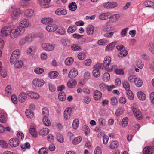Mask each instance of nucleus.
<instances>
[{
  "mask_svg": "<svg viewBox=\"0 0 154 154\" xmlns=\"http://www.w3.org/2000/svg\"><path fill=\"white\" fill-rule=\"evenodd\" d=\"M132 110L135 116L137 119L140 120L142 119V116L140 111L135 108H133Z\"/></svg>",
  "mask_w": 154,
  "mask_h": 154,
  "instance_id": "obj_9",
  "label": "nucleus"
},
{
  "mask_svg": "<svg viewBox=\"0 0 154 154\" xmlns=\"http://www.w3.org/2000/svg\"><path fill=\"white\" fill-rule=\"evenodd\" d=\"M57 140L60 143H63L64 141V138L62 135L57 133Z\"/></svg>",
  "mask_w": 154,
  "mask_h": 154,
  "instance_id": "obj_51",
  "label": "nucleus"
},
{
  "mask_svg": "<svg viewBox=\"0 0 154 154\" xmlns=\"http://www.w3.org/2000/svg\"><path fill=\"white\" fill-rule=\"evenodd\" d=\"M8 146V144L5 141L3 140H0V146L4 148H6Z\"/></svg>",
  "mask_w": 154,
  "mask_h": 154,
  "instance_id": "obj_53",
  "label": "nucleus"
},
{
  "mask_svg": "<svg viewBox=\"0 0 154 154\" xmlns=\"http://www.w3.org/2000/svg\"><path fill=\"white\" fill-rule=\"evenodd\" d=\"M5 94L7 95H10L12 93L11 87L10 85H8L5 89Z\"/></svg>",
  "mask_w": 154,
  "mask_h": 154,
  "instance_id": "obj_50",
  "label": "nucleus"
},
{
  "mask_svg": "<svg viewBox=\"0 0 154 154\" xmlns=\"http://www.w3.org/2000/svg\"><path fill=\"white\" fill-rule=\"evenodd\" d=\"M11 27H5L2 28L1 30V35L2 37L6 36L8 33H10Z\"/></svg>",
  "mask_w": 154,
  "mask_h": 154,
  "instance_id": "obj_6",
  "label": "nucleus"
},
{
  "mask_svg": "<svg viewBox=\"0 0 154 154\" xmlns=\"http://www.w3.org/2000/svg\"><path fill=\"white\" fill-rule=\"evenodd\" d=\"M45 83L44 80L41 78H36L33 81V84L38 87L42 86Z\"/></svg>",
  "mask_w": 154,
  "mask_h": 154,
  "instance_id": "obj_4",
  "label": "nucleus"
},
{
  "mask_svg": "<svg viewBox=\"0 0 154 154\" xmlns=\"http://www.w3.org/2000/svg\"><path fill=\"white\" fill-rule=\"evenodd\" d=\"M74 60L72 57H67L65 61V63L66 66H70L73 63Z\"/></svg>",
  "mask_w": 154,
  "mask_h": 154,
  "instance_id": "obj_31",
  "label": "nucleus"
},
{
  "mask_svg": "<svg viewBox=\"0 0 154 154\" xmlns=\"http://www.w3.org/2000/svg\"><path fill=\"white\" fill-rule=\"evenodd\" d=\"M128 98L130 100H133L134 98V96L132 91L130 90L127 91L126 93Z\"/></svg>",
  "mask_w": 154,
  "mask_h": 154,
  "instance_id": "obj_45",
  "label": "nucleus"
},
{
  "mask_svg": "<svg viewBox=\"0 0 154 154\" xmlns=\"http://www.w3.org/2000/svg\"><path fill=\"white\" fill-rule=\"evenodd\" d=\"M34 11L31 9L26 10L24 12V16L27 18H30L34 15Z\"/></svg>",
  "mask_w": 154,
  "mask_h": 154,
  "instance_id": "obj_8",
  "label": "nucleus"
},
{
  "mask_svg": "<svg viewBox=\"0 0 154 154\" xmlns=\"http://www.w3.org/2000/svg\"><path fill=\"white\" fill-rule=\"evenodd\" d=\"M68 7L69 9L72 11H74L77 8L76 4L75 2H72L71 3H69Z\"/></svg>",
  "mask_w": 154,
  "mask_h": 154,
  "instance_id": "obj_30",
  "label": "nucleus"
},
{
  "mask_svg": "<svg viewBox=\"0 0 154 154\" xmlns=\"http://www.w3.org/2000/svg\"><path fill=\"white\" fill-rule=\"evenodd\" d=\"M94 27L92 25H88L86 28V32L88 35H93Z\"/></svg>",
  "mask_w": 154,
  "mask_h": 154,
  "instance_id": "obj_16",
  "label": "nucleus"
},
{
  "mask_svg": "<svg viewBox=\"0 0 154 154\" xmlns=\"http://www.w3.org/2000/svg\"><path fill=\"white\" fill-rule=\"evenodd\" d=\"M27 95L35 99H38L39 98L40 96L39 94L34 92L31 91H28L27 92Z\"/></svg>",
  "mask_w": 154,
  "mask_h": 154,
  "instance_id": "obj_18",
  "label": "nucleus"
},
{
  "mask_svg": "<svg viewBox=\"0 0 154 154\" xmlns=\"http://www.w3.org/2000/svg\"><path fill=\"white\" fill-rule=\"evenodd\" d=\"M124 88L127 91L130 90V86L129 83L127 81H124L122 82Z\"/></svg>",
  "mask_w": 154,
  "mask_h": 154,
  "instance_id": "obj_39",
  "label": "nucleus"
},
{
  "mask_svg": "<svg viewBox=\"0 0 154 154\" xmlns=\"http://www.w3.org/2000/svg\"><path fill=\"white\" fill-rule=\"evenodd\" d=\"M154 146H147L144 148L143 150V154H152V149H154Z\"/></svg>",
  "mask_w": 154,
  "mask_h": 154,
  "instance_id": "obj_15",
  "label": "nucleus"
},
{
  "mask_svg": "<svg viewBox=\"0 0 154 154\" xmlns=\"http://www.w3.org/2000/svg\"><path fill=\"white\" fill-rule=\"evenodd\" d=\"M58 98L61 101H64L66 99L65 95L64 92H60L59 94Z\"/></svg>",
  "mask_w": 154,
  "mask_h": 154,
  "instance_id": "obj_43",
  "label": "nucleus"
},
{
  "mask_svg": "<svg viewBox=\"0 0 154 154\" xmlns=\"http://www.w3.org/2000/svg\"><path fill=\"white\" fill-rule=\"evenodd\" d=\"M39 154H48V151L45 148H42L39 150Z\"/></svg>",
  "mask_w": 154,
  "mask_h": 154,
  "instance_id": "obj_60",
  "label": "nucleus"
},
{
  "mask_svg": "<svg viewBox=\"0 0 154 154\" xmlns=\"http://www.w3.org/2000/svg\"><path fill=\"white\" fill-rule=\"evenodd\" d=\"M30 134L34 137L36 138L37 137V133L35 129H29Z\"/></svg>",
  "mask_w": 154,
  "mask_h": 154,
  "instance_id": "obj_57",
  "label": "nucleus"
},
{
  "mask_svg": "<svg viewBox=\"0 0 154 154\" xmlns=\"http://www.w3.org/2000/svg\"><path fill=\"white\" fill-rule=\"evenodd\" d=\"M120 18V16L118 14H116L112 15L109 18L110 21L111 22H113L118 20Z\"/></svg>",
  "mask_w": 154,
  "mask_h": 154,
  "instance_id": "obj_29",
  "label": "nucleus"
},
{
  "mask_svg": "<svg viewBox=\"0 0 154 154\" xmlns=\"http://www.w3.org/2000/svg\"><path fill=\"white\" fill-rule=\"evenodd\" d=\"M7 118L5 115L3 113H0V122L5 123L6 122Z\"/></svg>",
  "mask_w": 154,
  "mask_h": 154,
  "instance_id": "obj_40",
  "label": "nucleus"
},
{
  "mask_svg": "<svg viewBox=\"0 0 154 154\" xmlns=\"http://www.w3.org/2000/svg\"><path fill=\"white\" fill-rule=\"evenodd\" d=\"M98 122L100 125L101 126H105L106 124V120L103 118H100L98 119Z\"/></svg>",
  "mask_w": 154,
  "mask_h": 154,
  "instance_id": "obj_48",
  "label": "nucleus"
},
{
  "mask_svg": "<svg viewBox=\"0 0 154 154\" xmlns=\"http://www.w3.org/2000/svg\"><path fill=\"white\" fill-rule=\"evenodd\" d=\"M36 47L34 46H30L27 48V53L28 54L32 55H34L36 51Z\"/></svg>",
  "mask_w": 154,
  "mask_h": 154,
  "instance_id": "obj_13",
  "label": "nucleus"
},
{
  "mask_svg": "<svg viewBox=\"0 0 154 154\" xmlns=\"http://www.w3.org/2000/svg\"><path fill=\"white\" fill-rule=\"evenodd\" d=\"M57 29L58 30L57 32L58 33L61 35H63L65 34V30L64 28L61 26H59L58 27H57Z\"/></svg>",
  "mask_w": 154,
  "mask_h": 154,
  "instance_id": "obj_54",
  "label": "nucleus"
},
{
  "mask_svg": "<svg viewBox=\"0 0 154 154\" xmlns=\"http://www.w3.org/2000/svg\"><path fill=\"white\" fill-rule=\"evenodd\" d=\"M94 98L96 100H100L102 97V94L98 90L95 91L94 93Z\"/></svg>",
  "mask_w": 154,
  "mask_h": 154,
  "instance_id": "obj_19",
  "label": "nucleus"
},
{
  "mask_svg": "<svg viewBox=\"0 0 154 154\" xmlns=\"http://www.w3.org/2000/svg\"><path fill=\"white\" fill-rule=\"evenodd\" d=\"M71 48L74 51H81L82 50L81 47L78 44H74L72 45Z\"/></svg>",
  "mask_w": 154,
  "mask_h": 154,
  "instance_id": "obj_32",
  "label": "nucleus"
},
{
  "mask_svg": "<svg viewBox=\"0 0 154 154\" xmlns=\"http://www.w3.org/2000/svg\"><path fill=\"white\" fill-rule=\"evenodd\" d=\"M79 124V122L78 119H74L72 124V126L73 128L76 129L78 127Z\"/></svg>",
  "mask_w": 154,
  "mask_h": 154,
  "instance_id": "obj_52",
  "label": "nucleus"
},
{
  "mask_svg": "<svg viewBox=\"0 0 154 154\" xmlns=\"http://www.w3.org/2000/svg\"><path fill=\"white\" fill-rule=\"evenodd\" d=\"M20 14V11L19 9H16L14 10L11 14V17L14 19L18 18Z\"/></svg>",
  "mask_w": 154,
  "mask_h": 154,
  "instance_id": "obj_14",
  "label": "nucleus"
},
{
  "mask_svg": "<svg viewBox=\"0 0 154 154\" xmlns=\"http://www.w3.org/2000/svg\"><path fill=\"white\" fill-rule=\"evenodd\" d=\"M111 59L110 57L109 56L106 57L104 59L103 63V67H105L106 66L109 65L111 63Z\"/></svg>",
  "mask_w": 154,
  "mask_h": 154,
  "instance_id": "obj_27",
  "label": "nucleus"
},
{
  "mask_svg": "<svg viewBox=\"0 0 154 154\" xmlns=\"http://www.w3.org/2000/svg\"><path fill=\"white\" fill-rule=\"evenodd\" d=\"M27 42H30L33 41L34 38V36L32 35H29L28 36H25Z\"/></svg>",
  "mask_w": 154,
  "mask_h": 154,
  "instance_id": "obj_59",
  "label": "nucleus"
},
{
  "mask_svg": "<svg viewBox=\"0 0 154 154\" xmlns=\"http://www.w3.org/2000/svg\"><path fill=\"white\" fill-rule=\"evenodd\" d=\"M49 132V129L47 128H44L41 129L39 131V134L42 136H45L47 135Z\"/></svg>",
  "mask_w": 154,
  "mask_h": 154,
  "instance_id": "obj_23",
  "label": "nucleus"
},
{
  "mask_svg": "<svg viewBox=\"0 0 154 154\" xmlns=\"http://www.w3.org/2000/svg\"><path fill=\"white\" fill-rule=\"evenodd\" d=\"M72 113L71 109L67 108L66 109L64 112V116L65 119L68 120L69 119Z\"/></svg>",
  "mask_w": 154,
  "mask_h": 154,
  "instance_id": "obj_12",
  "label": "nucleus"
},
{
  "mask_svg": "<svg viewBox=\"0 0 154 154\" xmlns=\"http://www.w3.org/2000/svg\"><path fill=\"white\" fill-rule=\"evenodd\" d=\"M136 65L138 67L142 69L144 66V63L141 60H138L137 62Z\"/></svg>",
  "mask_w": 154,
  "mask_h": 154,
  "instance_id": "obj_62",
  "label": "nucleus"
},
{
  "mask_svg": "<svg viewBox=\"0 0 154 154\" xmlns=\"http://www.w3.org/2000/svg\"><path fill=\"white\" fill-rule=\"evenodd\" d=\"M109 13H104L100 14L99 17V19L101 20H106L107 19L109 16Z\"/></svg>",
  "mask_w": 154,
  "mask_h": 154,
  "instance_id": "obj_24",
  "label": "nucleus"
},
{
  "mask_svg": "<svg viewBox=\"0 0 154 154\" xmlns=\"http://www.w3.org/2000/svg\"><path fill=\"white\" fill-rule=\"evenodd\" d=\"M123 112V109L122 107H119L117 110L116 114L117 116H119Z\"/></svg>",
  "mask_w": 154,
  "mask_h": 154,
  "instance_id": "obj_63",
  "label": "nucleus"
},
{
  "mask_svg": "<svg viewBox=\"0 0 154 154\" xmlns=\"http://www.w3.org/2000/svg\"><path fill=\"white\" fill-rule=\"evenodd\" d=\"M78 59L80 60H83L86 57V55L83 52H80L78 55Z\"/></svg>",
  "mask_w": 154,
  "mask_h": 154,
  "instance_id": "obj_64",
  "label": "nucleus"
},
{
  "mask_svg": "<svg viewBox=\"0 0 154 154\" xmlns=\"http://www.w3.org/2000/svg\"><path fill=\"white\" fill-rule=\"evenodd\" d=\"M138 98L141 100H144L146 98V95L143 92L141 91L138 92L137 94Z\"/></svg>",
  "mask_w": 154,
  "mask_h": 154,
  "instance_id": "obj_26",
  "label": "nucleus"
},
{
  "mask_svg": "<svg viewBox=\"0 0 154 154\" xmlns=\"http://www.w3.org/2000/svg\"><path fill=\"white\" fill-rule=\"evenodd\" d=\"M58 75V72L56 71L51 72L48 74L49 77L51 79L57 77Z\"/></svg>",
  "mask_w": 154,
  "mask_h": 154,
  "instance_id": "obj_33",
  "label": "nucleus"
},
{
  "mask_svg": "<svg viewBox=\"0 0 154 154\" xmlns=\"http://www.w3.org/2000/svg\"><path fill=\"white\" fill-rule=\"evenodd\" d=\"M78 75V71L75 68L72 69L69 71L68 74V77L71 79L76 77Z\"/></svg>",
  "mask_w": 154,
  "mask_h": 154,
  "instance_id": "obj_10",
  "label": "nucleus"
},
{
  "mask_svg": "<svg viewBox=\"0 0 154 154\" xmlns=\"http://www.w3.org/2000/svg\"><path fill=\"white\" fill-rule=\"evenodd\" d=\"M137 77L135 75H131L128 77V81L131 83H134Z\"/></svg>",
  "mask_w": 154,
  "mask_h": 154,
  "instance_id": "obj_41",
  "label": "nucleus"
},
{
  "mask_svg": "<svg viewBox=\"0 0 154 154\" xmlns=\"http://www.w3.org/2000/svg\"><path fill=\"white\" fill-rule=\"evenodd\" d=\"M134 84L137 87H139L142 86L143 82L140 78L137 77L135 81Z\"/></svg>",
  "mask_w": 154,
  "mask_h": 154,
  "instance_id": "obj_36",
  "label": "nucleus"
},
{
  "mask_svg": "<svg viewBox=\"0 0 154 154\" xmlns=\"http://www.w3.org/2000/svg\"><path fill=\"white\" fill-rule=\"evenodd\" d=\"M34 71L35 72L36 74H40L44 72V70L42 68H37L35 69Z\"/></svg>",
  "mask_w": 154,
  "mask_h": 154,
  "instance_id": "obj_58",
  "label": "nucleus"
},
{
  "mask_svg": "<svg viewBox=\"0 0 154 154\" xmlns=\"http://www.w3.org/2000/svg\"><path fill=\"white\" fill-rule=\"evenodd\" d=\"M57 29V26L54 24H50L46 26L47 30L50 32H53L56 30Z\"/></svg>",
  "mask_w": 154,
  "mask_h": 154,
  "instance_id": "obj_17",
  "label": "nucleus"
},
{
  "mask_svg": "<svg viewBox=\"0 0 154 154\" xmlns=\"http://www.w3.org/2000/svg\"><path fill=\"white\" fill-rule=\"evenodd\" d=\"M27 99V96L26 94L21 93L19 96L18 100L19 102L23 103Z\"/></svg>",
  "mask_w": 154,
  "mask_h": 154,
  "instance_id": "obj_21",
  "label": "nucleus"
},
{
  "mask_svg": "<svg viewBox=\"0 0 154 154\" xmlns=\"http://www.w3.org/2000/svg\"><path fill=\"white\" fill-rule=\"evenodd\" d=\"M42 113L44 117H48L49 114V110L48 108H44L42 109Z\"/></svg>",
  "mask_w": 154,
  "mask_h": 154,
  "instance_id": "obj_49",
  "label": "nucleus"
},
{
  "mask_svg": "<svg viewBox=\"0 0 154 154\" xmlns=\"http://www.w3.org/2000/svg\"><path fill=\"white\" fill-rule=\"evenodd\" d=\"M53 20L50 18H44L42 19V23L44 24H47L52 23Z\"/></svg>",
  "mask_w": 154,
  "mask_h": 154,
  "instance_id": "obj_25",
  "label": "nucleus"
},
{
  "mask_svg": "<svg viewBox=\"0 0 154 154\" xmlns=\"http://www.w3.org/2000/svg\"><path fill=\"white\" fill-rule=\"evenodd\" d=\"M103 65L101 63H97L94 65L93 67V75L96 77H99L100 75V69L103 68Z\"/></svg>",
  "mask_w": 154,
  "mask_h": 154,
  "instance_id": "obj_2",
  "label": "nucleus"
},
{
  "mask_svg": "<svg viewBox=\"0 0 154 154\" xmlns=\"http://www.w3.org/2000/svg\"><path fill=\"white\" fill-rule=\"evenodd\" d=\"M19 58L16 57V56L11 54L10 59V62L11 64H14L16 62L17 60Z\"/></svg>",
  "mask_w": 154,
  "mask_h": 154,
  "instance_id": "obj_56",
  "label": "nucleus"
},
{
  "mask_svg": "<svg viewBox=\"0 0 154 154\" xmlns=\"http://www.w3.org/2000/svg\"><path fill=\"white\" fill-rule=\"evenodd\" d=\"M41 46L42 48L45 50L51 51L54 50L55 45L50 43H44L42 44Z\"/></svg>",
  "mask_w": 154,
  "mask_h": 154,
  "instance_id": "obj_3",
  "label": "nucleus"
},
{
  "mask_svg": "<svg viewBox=\"0 0 154 154\" xmlns=\"http://www.w3.org/2000/svg\"><path fill=\"white\" fill-rule=\"evenodd\" d=\"M127 54V51L126 50H124L118 54V56L120 57H123L126 56Z\"/></svg>",
  "mask_w": 154,
  "mask_h": 154,
  "instance_id": "obj_38",
  "label": "nucleus"
},
{
  "mask_svg": "<svg viewBox=\"0 0 154 154\" xmlns=\"http://www.w3.org/2000/svg\"><path fill=\"white\" fill-rule=\"evenodd\" d=\"M9 144L12 147H15L19 145V141L16 138L11 139L9 141Z\"/></svg>",
  "mask_w": 154,
  "mask_h": 154,
  "instance_id": "obj_5",
  "label": "nucleus"
},
{
  "mask_svg": "<svg viewBox=\"0 0 154 154\" xmlns=\"http://www.w3.org/2000/svg\"><path fill=\"white\" fill-rule=\"evenodd\" d=\"M43 122L44 125L46 126H49L51 124L50 121L48 117H43Z\"/></svg>",
  "mask_w": 154,
  "mask_h": 154,
  "instance_id": "obj_37",
  "label": "nucleus"
},
{
  "mask_svg": "<svg viewBox=\"0 0 154 154\" xmlns=\"http://www.w3.org/2000/svg\"><path fill=\"white\" fill-rule=\"evenodd\" d=\"M110 74L108 72L105 73L103 75V79L105 81H107L110 79Z\"/></svg>",
  "mask_w": 154,
  "mask_h": 154,
  "instance_id": "obj_55",
  "label": "nucleus"
},
{
  "mask_svg": "<svg viewBox=\"0 0 154 154\" xmlns=\"http://www.w3.org/2000/svg\"><path fill=\"white\" fill-rule=\"evenodd\" d=\"M76 29V26H70L68 28L67 32L69 33H72L75 32Z\"/></svg>",
  "mask_w": 154,
  "mask_h": 154,
  "instance_id": "obj_61",
  "label": "nucleus"
},
{
  "mask_svg": "<svg viewBox=\"0 0 154 154\" xmlns=\"http://www.w3.org/2000/svg\"><path fill=\"white\" fill-rule=\"evenodd\" d=\"M117 4L114 2H109L104 3L103 7L106 8H112L116 7Z\"/></svg>",
  "mask_w": 154,
  "mask_h": 154,
  "instance_id": "obj_7",
  "label": "nucleus"
},
{
  "mask_svg": "<svg viewBox=\"0 0 154 154\" xmlns=\"http://www.w3.org/2000/svg\"><path fill=\"white\" fill-rule=\"evenodd\" d=\"M76 84V82L74 79H72L68 82L67 85L69 88H71L75 87Z\"/></svg>",
  "mask_w": 154,
  "mask_h": 154,
  "instance_id": "obj_28",
  "label": "nucleus"
},
{
  "mask_svg": "<svg viewBox=\"0 0 154 154\" xmlns=\"http://www.w3.org/2000/svg\"><path fill=\"white\" fill-rule=\"evenodd\" d=\"M29 24V21L27 19H24L20 21L19 26L21 28L24 29L27 27Z\"/></svg>",
  "mask_w": 154,
  "mask_h": 154,
  "instance_id": "obj_11",
  "label": "nucleus"
},
{
  "mask_svg": "<svg viewBox=\"0 0 154 154\" xmlns=\"http://www.w3.org/2000/svg\"><path fill=\"white\" fill-rule=\"evenodd\" d=\"M25 113L26 116L29 118H32L33 116V113L30 109H27Z\"/></svg>",
  "mask_w": 154,
  "mask_h": 154,
  "instance_id": "obj_42",
  "label": "nucleus"
},
{
  "mask_svg": "<svg viewBox=\"0 0 154 154\" xmlns=\"http://www.w3.org/2000/svg\"><path fill=\"white\" fill-rule=\"evenodd\" d=\"M119 145V143L117 141L112 142L110 145V147L112 149L117 148Z\"/></svg>",
  "mask_w": 154,
  "mask_h": 154,
  "instance_id": "obj_35",
  "label": "nucleus"
},
{
  "mask_svg": "<svg viewBox=\"0 0 154 154\" xmlns=\"http://www.w3.org/2000/svg\"><path fill=\"white\" fill-rule=\"evenodd\" d=\"M55 14L58 15H65L67 12L66 10L64 9H58L55 11Z\"/></svg>",
  "mask_w": 154,
  "mask_h": 154,
  "instance_id": "obj_22",
  "label": "nucleus"
},
{
  "mask_svg": "<svg viewBox=\"0 0 154 154\" xmlns=\"http://www.w3.org/2000/svg\"><path fill=\"white\" fill-rule=\"evenodd\" d=\"M97 43L100 45H105L108 43V41L106 39H103L99 40Z\"/></svg>",
  "mask_w": 154,
  "mask_h": 154,
  "instance_id": "obj_47",
  "label": "nucleus"
},
{
  "mask_svg": "<svg viewBox=\"0 0 154 154\" xmlns=\"http://www.w3.org/2000/svg\"><path fill=\"white\" fill-rule=\"evenodd\" d=\"M105 69L107 71L110 72L114 70L115 69H117V66L116 65H113L112 64H109V65L106 66L105 67Z\"/></svg>",
  "mask_w": 154,
  "mask_h": 154,
  "instance_id": "obj_20",
  "label": "nucleus"
},
{
  "mask_svg": "<svg viewBox=\"0 0 154 154\" xmlns=\"http://www.w3.org/2000/svg\"><path fill=\"white\" fill-rule=\"evenodd\" d=\"M14 64L15 68H20L22 67L23 64L22 61L20 60L17 61Z\"/></svg>",
  "mask_w": 154,
  "mask_h": 154,
  "instance_id": "obj_44",
  "label": "nucleus"
},
{
  "mask_svg": "<svg viewBox=\"0 0 154 154\" xmlns=\"http://www.w3.org/2000/svg\"><path fill=\"white\" fill-rule=\"evenodd\" d=\"M24 31L25 29L23 28L17 26L14 27L12 29L11 28L10 31V37L12 38H15L20 35L22 34Z\"/></svg>",
  "mask_w": 154,
  "mask_h": 154,
  "instance_id": "obj_1",
  "label": "nucleus"
},
{
  "mask_svg": "<svg viewBox=\"0 0 154 154\" xmlns=\"http://www.w3.org/2000/svg\"><path fill=\"white\" fill-rule=\"evenodd\" d=\"M82 139V138L80 136L74 139L72 141L73 143L76 145L81 142Z\"/></svg>",
  "mask_w": 154,
  "mask_h": 154,
  "instance_id": "obj_46",
  "label": "nucleus"
},
{
  "mask_svg": "<svg viewBox=\"0 0 154 154\" xmlns=\"http://www.w3.org/2000/svg\"><path fill=\"white\" fill-rule=\"evenodd\" d=\"M144 5L146 7H151L154 8V3L150 1H145L144 3Z\"/></svg>",
  "mask_w": 154,
  "mask_h": 154,
  "instance_id": "obj_34",
  "label": "nucleus"
}]
</instances>
